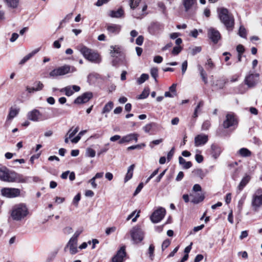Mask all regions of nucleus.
I'll return each mask as SVG.
<instances>
[{"label": "nucleus", "instance_id": "f257e3e1", "mask_svg": "<svg viewBox=\"0 0 262 262\" xmlns=\"http://www.w3.org/2000/svg\"><path fill=\"white\" fill-rule=\"evenodd\" d=\"M28 178L9 170L6 167L0 168V180L7 182L26 183Z\"/></svg>", "mask_w": 262, "mask_h": 262}, {"label": "nucleus", "instance_id": "f03ea898", "mask_svg": "<svg viewBox=\"0 0 262 262\" xmlns=\"http://www.w3.org/2000/svg\"><path fill=\"white\" fill-rule=\"evenodd\" d=\"M217 11L221 21L228 30H232L234 24L233 15L225 8H218Z\"/></svg>", "mask_w": 262, "mask_h": 262}, {"label": "nucleus", "instance_id": "7ed1b4c3", "mask_svg": "<svg viewBox=\"0 0 262 262\" xmlns=\"http://www.w3.org/2000/svg\"><path fill=\"white\" fill-rule=\"evenodd\" d=\"M27 207L24 204H19L14 206L11 210V216L16 221L24 219L28 214Z\"/></svg>", "mask_w": 262, "mask_h": 262}, {"label": "nucleus", "instance_id": "20e7f679", "mask_svg": "<svg viewBox=\"0 0 262 262\" xmlns=\"http://www.w3.org/2000/svg\"><path fill=\"white\" fill-rule=\"evenodd\" d=\"M79 51L84 57L89 61L99 63L101 61L100 55L96 52L84 46L80 47Z\"/></svg>", "mask_w": 262, "mask_h": 262}, {"label": "nucleus", "instance_id": "39448f33", "mask_svg": "<svg viewBox=\"0 0 262 262\" xmlns=\"http://www.w3.org/2000/svg\"><path fill=\"white\" fill-rule=\"evenodd\" d=\"M76 71V69L75 67H71L68 64H64L52 70L49 73V76L53 78L58 76H62L68 73L75 72Z\"/></svg>", "mask_w": 262, "mask_h": 262}, {"label": "nucleus", "instance_id": "423d86ee", "mask_svg": "<svg viewBox=\"0 0 262 262\" xmlns=\"http://www.w3.org/2000/svg\"><path fill=\"white\" fill-rule=\"evenodd\" d=\"M251 205L255 211L262 207V188L257 189L252 195Z\"/></svg>", "mask_w": 262, "mask_h": 262}, {"label": "nucleus", "instance_id": "0eeeda50", "mask_svg": "<svg viewBox=\"0 0 262 262\" xmlns=\"http://www.w3.org/2000/svg\"><path fill=\"white\" fill-rule=\"evenodd\" d=\"M130 234L132 240L135 244H138L143 239L144 232L139 226L133 227L130 231Z\"/></svg>", "mask_w": 262, "mask_h": 262}, {"label": "nucleus", "instance_id": "6e6552de", "mask_svg": "<svg viewBox=\"0 0 262 262\" xmlns=\"http://www.w3.org/2000/svg\"><path fill=\"white\" fill-rule=\"evenodd\" d=\"M20 190L15 188H4L1 189V194L3 196L12 198L20 195Z\"/></svg>", "mask_w": 262, "mask_h": 262}, {"label": "nucleus", "instance_id": "1a4fd4ad", "mask_svg": "<svg viewBox=\"0 0 262 262\" xmlns=\"http://www.w3.org/2000/svg\"><path fill=\"white\" fill-rule=\"evenodd\" d=\"M165 213V209L164 208L159 207L152 213L150 216V220L152 222L157 223L164 218Z\"/></svg>", "mask_w": 262, "mask_h": 262}, {"label": "nucleus", "instance_id": "9d476101", "mask_svg": "<svg viewBox=\"0 0 262 262\" xmlns=\"http://www.w3.org/2000/svg\"><path fill=\"white\" fill-rule=\"evenodd\" d=\"M237 124V121L233 114L229 113L227 114L226 119L224 121L223 125L225 128H228L231 127L235 126Z\"/></svg>", "mask_w": 262, "mask_h": 262}, {"label": "nucleus", "instance_id": "9b49d317", "mask_svg": "<svg viewBox=\"0 0 262 262\" xmlns=\"http://www.w3.org/2000/svg\"><path fill=\"white\" fill-rule=\"evenodd\" d=\"M42 116V114L36 109H34L27 114L28 119L34 122H38L43 120Z\"/></svg>", "mask_w": 262, "mask_h": 262}, {"label": "nucleus", "instance_id": "f8f14e48", "mask_svg": "<svg viewBox=\"0 0 262 262\" xmlns=\"http://www.w3.org/2000/svg\"><path fill=\"white\" fill-rule=\"evenodd\" d=\"M93 97V93L90 92H85L78 96L74 101V103L77 104L85 103Z\"/></svg>", "mask_w": 262, "mask_h": 262}, {"label": "nucleus", "instance_id": "ddd939ff", "mask_svg": "<svg viewBox=\"0 0 262 262\" xmlns=\"http://www.w3.org/2000/svg\"><path fill=\"white\" fill-rule=\"evenodd\" d=\"M80 90V87L76 85H68L60 90L61 92H64L68 97L74 94V92H78Z\"/></svg>", "mask_w": 262, "mask_h": 262}, {"label": "nucleus", "instance_id": "4468645a", "mask_svg": "<svg viewBox=\"0 0 262 262\" xmlns=\"http://www.w3.org/2000/svg\"><path fill=\"white\" fill-rule=\"evenodd\" d=\"M139 135L136 133H132L127 134L125 136H123L121 139L119 141V143L120 144L124 143H128L133 140L136 142L138 141Z\"/></svg>", "mask_w": 262, "mask_h": 262}, {"label": "nucleus", "instance_id": "2eb2a0df", "mask_svg": "<svg viewBox=\"0 0 262 262\" xmlns=\"http://www.w3.org/2000/svg\"><path fill=\"white\" fill-rule=\"evenodd\" d=\"M68 248H69L70 252L71 254H76L78 252L77 241H76L74 238H71L64 248V251H66Z\"/></svg>", "mask_w": 262, "mask_h": 262}, {"label": "nucleus", "instance_id": "dca6fc26", "mask_svg": "<svg viewBox=\"0 0 262 262\" xmlns=\"http://www.w3.org/2000/svg\"><path fill=\"white\" fill-rule=\"evenodd\" d=\"M208 35L209 38L214 43H216L221 38L220 32L216 29L211 28L209 29Z\"/></svg>", "mask_w": 262, "mask_h": 262}, {"label": "nucleus", "instance_id": "f3484780", "mask_svg": "<svg viewBox=\"0 0 262 262\" xmlns=\"http://www.w3.org/2000/svg\"><path fill=\"white\" fill-rule=\"evenodd\" d=\"M258 74H250L245 78V83L249 87L254 86L258 80Z\"/></svg>", "mask_w": 262, "mask_h": 262}, {"label": "nucleus", "instance_id": "a211bd4d", "mask_svg": "<svg viewBox=\"0 0 262 262\" xmlns=\"http://www.w3.org/2000/svg\"><path fill=\"white\" fill-rule=\"evenodd\" d=\"M208 140V136L205 134H200L197 135L194 138L195 146H199L206 144Z\"/></svg>", "mask_w": 262, "mask_h": 262}, {"label": "nucleus", "instance_id": "6ab92c4d", "mask_svg": "<svg viewBox=\"0 0 262 262\" xmlns=\"http://www.w3.org/2000/svg\"><path fill=\"white\" fill-rule=\"evenodd\" d=\"M106 29L109 34L116 35L120 32L121 26L117 24H108L106 26Z\"/></svg>", "mask_w": 262, "mask_h": 262}, {"label": "nucleus", "instance_id": "aec40b11", "mask_svg": "<svg viewBox=\"0 0 262 262\" xmlns=\"http://www.w3.org/2000/svg\"><path fill=\"white\" fill-rule=\"evenodd\" d=\"M125 255V247H122L118 251L117 254L112 258V262H123Z\"/></svg>", "mask_w": 262, "mask_h": 262}, {"label": "nucleus", "instance_id": "412c9836", "mask_svg": "<svg viewBox=\"0 0 262 262\" xmlns=\"http://www.w3.org/2000/svg\"><path fill=\"white\" fill-rule=\"evenodd\" d=\"M6 7L9 9H16L18 7L20 0H2Z\"/></svg>", "mask_w": 262, "mask_h": 262}, {"label": "nucleus", "instance_id": "4be33fe9", "mask_svg": "<svg viewBox=\"0 0 262 262\" xmlns=\"http://www.w3.org/2000/svg\"><path fill=\"white\" fill-rule=\"evenodd\" d=\"M19 112V108L11 107L7 117L6 123H8V122L10 123L11 120L15 117L18 114Z\"/></svg>", "mask_w": 262, "mask_h": 262}, {"label": "nucleus", "instance_id": "5701e85b", "mask_svg": "<svg viewBox=\"0 0 262 262\" xmlns=\"http://www.w3.org/2000/svg\"><path fill=\"white\" fill-rule=\"evenodd\" d=\"M221 152L222 149L218 145L212 144L211 146V155L214 159H216L220 156Z\"/></svg>", "mask_w": 262, "mask_h": 262}, {"label": "nucleus", "instance_id": "b1692460", "mask_svg": "<svg viewBox=\"0 0 262 262\" xmlns=\"http://www.w3.org/2000/svg\"><path fill=\"white\" fill-rule=\"evenodd\" d=\"M196 0H182L185 11L190 10L196 3Z\"/></svg>", "mask_w": 262, "mask_h": 262}, {"label": "nucleus", "instance_id": "393cba45", "mask_svg": "<svg viewBox=\"0 0 262 262\" xmlns=\"http://www.w3.org/2000/svg\"><path fill=\"white\" fill-rule=\"evenodd\" d=\"M251 179V177L249 175H246L241 181L239 185L238 186V189L239 191L243 190L244 187L248 183Z\"/></svg>", "mask_w": 262, "mask_h": 262}, {"label": "nucleus", "instance_id": "a878e982", "mask_svg": "<svg viewBox=\"0 0 262 262\" xmlns=\"http://www.w3.org/2000/svg\"><path fill=\"white\" fill-rule=\"evenodd\" d=\"M121 52V47L118 45L110 47V54L112 57H115Z\"/></svg>", "mask_w": 262, "mask_h": 262}, {"label": "nucleus", "instance_id": "bb28decb", "mask_svg": "<svg viewBox=\"0 0 262 262\" xmlns=\"http://www.w3.org/2000/svg\"><path fill=\"white\" fill-rule=\"evenodd\" d=\"M124 14L123 10L122 8H119L117 10H112L110 12V16L112 17L119 18L123 16Z\"/></svg>", "mask_w": 262, "mask_h": 262}, {"label": "nucleus", "instance_id": "cd10ccee", "mask_svg": "<svg viewBox=\"0 0 262 262\" xmlns=\"http://www.w3.org/2000/svg\"><path fill=\"white\" fill-rule=\"evenodd\" d=\"M135 165L134 164L131 165L128 168L127 173L124 178V182H126L129 181L133 177V171L134 169Z\"/></svg>", "mask_w": 262, "mask_h": 262}, {"label": "nucleus", "instance_id": "c85d7f7f", "mask_svg": "<svg viewBox=\"0 0 262 262\" xmlns=\"http://www.w3.org/2000/svg\"><path fill=\"white\" fill-rule=\"evenodd\" d=\"M198 69L200 72V76L203 80V81L205 83H207V74L204 70L203 68L200 64L198 65Z\"/></svg>", "mask_w": 262, "mask_h": 262}, {"label": "nucleus", "instance_id": "c756f323", "mask_svg": "<svg viewBox=\"0 0 262 262\" xmlns=\"http://www.w3.org/2000/svg\"><path fill=\"white\" fill-rule=\"evenodd\" d=\"M179 162L180 164L183 165L185 169H188L192 166V163L190 161L186 162L185 160L182 157H179Z\"/></svg>", "mask_w": 262, "mask_h": 262}, {"label": "nucleus", "instance_id": "7c9ffc66", "mask_svg": "<svg viewBox=\"0 0 262 262\" xmlns=\"http://www.w3.org/2000/svg\"><path fill=\"white\" fill-rule=\"evenodd\" d=\"M238 154L243 157H248L251 156V152L246 148H242L238 151Z\"/></svg>", "mask_w": 262, "mask_h": 262}, {"label": "nucleus", "instance_id": "2f4dec72", "mask_svg": "<svg viewBox=\"0 0 262 262\" xmlns=\"http://www.w3.org/2000/svg\"><path fill=\"white\" fill-rule=\"evenodd\" d=\"M37 52V51H33L32 52L29 53L20 61L19 64L20 65L25 64L28 60H29L31 58H32Z\"/></svg>", "mask_w": 262, "mask_h": 262}, {"label": "nucleus", "instance_id": "473e14b6", "mask_svg": "<svg viewBox=\"0 0 262 262\" xmlns=\"http://www.w3.org/2000/svg\"><path fill=\"white\" fill-rule=\"evenodd\" d=\"M204 199V195L203 194H198L194 196L191 202L194 204H198L203 201Z\"/></svg>", "mask_w": 262, "mask_h": 262}, {"label": "nucleus", "instance_id": "72a5a7b5", "mask_svg": "<svg viewBox=\"0 0 262 262\" xmlns=\"http://www.w3.org/2000/svg\"><path fill=\"white\" fill-rule=\"evenodd\" d=\"M114 106V103L112 101H109L107 103H106L105 106H104L103 110H102V113H108L112 110Z\"/></svg>", "mask_w": 262, "mask_h": 262}, {"label": "nucleus", "instance_id": "f704fd0d", "mask_svg": "<svg viewBox=\"0 0 262 262\" xmlns=\"http://www.w3.org/2000/svg\"><path fill=\"white\" fill-rule=\"evenodd\" d=\"M194 175L203 179L206 176V173L202 169H197L193 171Z\"/></svg>", "mask_w": 262, "mask_h": 262}, {"label": "nucleus", "instance_id": "c9c22d12", "mask_svg": "<svg viewBox=\"0 0 262 262\" xmlns=\"http://www.w3.org/2000/svg\"><path fill=\"white\" fill-rule=\"evenodd\" d=\"M78 126L76 127L75 128H74V127H72L69 130L67 135L69 136V138H72L74 135H76V134L78 132Z\"/></svg>", "mask_w": 262, "mask_h": 262}, {"label": "nucleus", "instance_id": "e433bc0d", "mask_svg": "<svg viewBox=\"0 0 262 262\" xmlns=\"http://www.w3.org/2000/svg\"><path fill=\"white\" fill-rule=\"evenodd\" d=\"M149 78V76L147 74H142L140 77L137 79V82L140 84L144 83Z\"/></svg>", "mask_w": 262, "mask_h": 262}, {"label": "nucleus", "instance_id": "4c0bfd02", "mask_svg": "<svg viewBox=\"0 0 262 262\" xmlns=\"http://www.w3.org/2000/svg\"><path fill=\"white\" fill-rule=\"evenodd\" d=\"M150 75L154 78L156 82H157V78L158 77V69L157 68H152L150 69Z\"/></svg>", "mask_w": 262, "mask_h": 262}, {"label": "nucleus", "instance_id": "58836bf2", "mask_svg": "<svg viewBox=\"0 0 262 262\" xmlns=\"http://www.w3.org/2000/svg\"><path fill=\"white\" fill-rule=\"evenodd\" d=\"M149 94V89H145L142 93L138 96L139 99H145L148 97Z\"/></svg>", "mask_w": 262, "mask_h": 262}, {"label": "nucleus", "instance_id": "ea45409f", "mask_svg": "<svg viewBox=\"0 0 262 262\" xmlns=\"http://www.w3.org/2000/svg\"><path fill=\"white\" fill-rule=\"evenodd\" d=\"M141 0H130L129 6L131 9H134L137 8Z\"/></svg>", "mask_w": 262, "mask_h": 262}, {"label": "nucleus", "instance_id": "a19ab883", "mask_svg": "<svg viewBox=\"0 0 262 262\" xmlns=\"http://www.w3.org/2000/svg\"><path fill=\"white\" fill-rule=\"evenodd\" d=\"M86 156L89 157L93 158L96 155L95 151L91 148H88L85 152Z\"/></svg>", "mask_w": 262, "mask_h": 262}, {"label": "nucleus", "instance_id": "79ce46f5", "mask_svg": "<svg viewBox=\"0 0 262 262\" xmlns=\"http://www.w3.org/2000/svg\"><path fill=\"white\" fill-rule=\"evenodd\" d=\"M145 146V144L144 143H142L140 144H138L136 145H132L127 147V150H133L136 149H141Z\"/></svg>", "mask_w": 262, "mask_h": 262}, {"label": "nucleus", "instance_id": "37998d69", "mask_svg": "<svg viewBox=\"0 0 262 262\" xmlns=\"http://www.w3.org/2000/svg\"><path fill=\"white\" fill-rule=\"evenodd\" d=\"M163 140L162 139H159L157 140H155L152 141L149 143V146L150 148H154V145H157L160 144L163 142Z\"/></svg>", "mask_w": 262, "mask_h": 262}, {"label": "nucleus", "instance_id": "c03bdc74", "mask_svg": "<svg viewBox=\"0 0 262 262\" xmlns=\"http://www.w3.org/2000/svg\"><path fill=\"white\" fill-rule=\"evenodd\" d=\"M155 124L154 123L147 124L143 127V129L145 133H149Z\"/></svg>", "mask_w": 262, "mask_h": 262}, {"label": "nucleus", "instance_id": "a18cd8bd", "mask_svg": "<svg viewBox=\"0 0 262 262\" xmlns=\"http://www.w3.org/2000/svg\"><path fill=\"white\" fill-rule=\"evenodd\" d=\"M205 66L208 70L212 69L214 67V64L210 58L207 59Z\"/></svg>", "mask_w": 262, "mask_h": 262}, {"label": "nucleus", "instance_id": "49530a36", "mask_svg": "<svg viewBox=\"0 0 262 262\" xmlns=\"http://www.w3.org/2000/svg\"><path fill=\"white\" fill-rule=\"evenodd\" d=\"M239 35L243 38L246 37V31L245 28L243 26H241L238 32Z\"/></svg>", "mask_w": 262, "mask_h": 262}, {"label": "nucleus", "instance_id": "de8ad7c7", "mask_svg": "<svg viewBox=\"0 0 262 262\" xmlns=\"http://www.w3.org/2000/svg\"><path fill=\"white\" fill-rule=\"evenodd\" d=\"M155 250V247L152 245H150L148 249V253L149 254V257L151 260H153L154 259V252Z\"/></svg>", "mask_w": 262, "mask_h": 262}, {"label": "nucleus", "instance_id": "09e8293b", "mask_svg": "<svg viewBox=\"0 0 262 262\" xmlns=\"http://www.w3.org/2000/svg\"><path fill=\"white\" fill-rule=\"evenodd\" d=\"M182 49V48L181 46L174 47L172 50V54L174 55H178L179 53L181 52Z\"/></svg>", "mask_w": 262, "mask_h": 262}, {"label": "nucleus", "instance_id": "8fccbe9b", "mask_svg": "<svg viewBox=\"0 0 262 262\" xmlns=\"http://www.w3.org/2000/svg\"><path fill=\"white\" fill-rule=\"evenodd\" d=\"M81 198L80 194L78 193L75 196V197L73 199V204L75 206H78V202L80 201Z\"/></svg>", "mask_w": 262, "mask_h": 262}, {"label": "nucleus", "instance_id": "3c124183", "mask_svg": "<svg viewBox=\"0 0 262 262\" xmlns=\"http://www.w3.org/2000/svg\"><path fill=\"white\" fill-rule=\"evenodd\" d=\"M116 230V227L115 226L107 228L105 230V234L107 235H110L111 233L114 232Z\"/></svg>", "mask_w": 262, "mask_h": 262}, {"label": "nucleus", "instance_id": "603ef678", "mask_svg": "<svg viewBox=\"0 0 262 262\" xmlns=\"http://www.w3.org/2000/svg\"><path fill=\"white\" fill-rule=\"evenodd\" d=\"M210 125H211V124H210V121H207V120L203 122V123L202 124V128L203 130H207L209 128Z\"/></svg>", "mask_w": 262, "mask_h": 262}, {"label": "nucleus", "instance_id": "864d4df0", "mask_svg": "<svg viewBox=\"0 0 262 262\" xmlns=\"http://www.w3.org/2000/svg\"><path fill=\"white\" fill-rule=\"evenodd\" d=\"M144 37L142 35L139 36L136 40V43L139 46H141L143 44Z\"/></svg>", "mask_w": 262, "mask_h": 262}, {"label": "nucleus", "instance_id": "5fc2aeb1", "mask_svg": "<svg viewBox=\"0 0 262 262\" xmlns=\"http://www.w3.org/2000/svg\"><path fill=\"white\" fill-rule=\"evenodd\" d=\"M176 87L177 84L173 83L171 86H170L169 88V91L173 94L174 95H177V91H176Z\"/></svg>", "mask_w": 262, "mask_h": 262}, {"label": "nucleus", "instance_id": "6e6d98bb", "mask_svg": "<svg viewBox=\"0 0 262 262\" xmlns=\"http://www.w3.org/2000/svg\"><path fill=\"white\" fill-rule=\"evenodd\" d=\"M143 183H140L139 185L138 186V187H137L134 193V195L135 196L137 194H138L141 190V189L143 188Z\"/></svg>", "mask_w": 262, "mask_h": 262}, {"label": "nucleus", "instance_id": "4d7b16f0", "mask_svg": "<svg viewBox=\"0 0 262 262\" xmlns=\"http://www.w3.org/2000/svg\"><path fill=\"white\" fill-rule=\"evenodd\" d=\"M43 86L44 85L42 82L40 81H37L36 82V86L35 88V90L36 91H41L43 89Z\"/></svg>", "mask_w": 262, "mask_h": 262}, {"label": "nucleus", "instance_id": "13d9d810", "mask_svg": "<svg viewBox=\"0 0 262 262\" xmlns=\"http://www.w3.org/2000/svg\"><path fill=\"white\" fill-rule=\"evenodd\" d=\"M170 242L169 239L165 240L162 245V250H164L165 249L167 248L170 245Z\"/></svg>", "mask_w": 262, "mask_h": 262}, {"label": "nucleus", "instance_id": "bf43d9fd", "mask_svg": "<svg viewBox=\"0 0 262 262\" xmlns=\"http://www.w3.org/2000/svg\"><path fill=\"white\" fill-rule=\"evenodd\" d=\"M96 179L93 177L89 181V183H90L93 188L96 189L97 187V184L95 182Z\"/></svg>", "mask_w": 262, "mask_h": 262}, {"label": "nucleus", "instance_id": "052dcab7", "mask_svg": "<svg viewBox=\"0 0 262 262\" xmlns=\"http://www.w3.org/2000/svg\"><path fill=\"white\" fill-rule=\"evenodd\" d=\"M195 159L198 163H201L203 162L204 158L201 155L196 154L195 156Z\"/></svg>", "mask_w": 262, "mask_h": 262}, {"label": "nucleus", "instance_id": "680f3d73", "mask_svg": "<svg viewBox=\"0 0 262 262\" xmlns=\"http://www.w3.org/2000/svg\"><path fill=\"white\" fill-rule=\"evenodd\" d=\"M202 48L201 47H195L192 49V54L193 55L200 53L201 51Z\"/></svg>", "mask_w": 262, "mask_h": 262}, {"label": "nucleus", "instance_id": "e2e57ef3", "mask_svg": "<svg viewBox=\"0 0 262 262\" xmlns=\"http://www.w3.org/2000/svg\"><path fill=\"white\" fill-rule=\"evenodd\" d=\"M174 152V148L172 147L167 154V160L168 161H169L171 160V159L172 158V156H173Z\"/></svg>", "mask_w": 262, "mask_h": 262}, {"label": "nucleus", "instance_id": "0e129e2a", "mask_svg": "<svg viewBox=\"0 0 262 262\" xmlns=\"http://www.w3.org/2000/svg\"><path fill=\"white\" fill-rule=\"evenodd\" d=\"M110 1V0H98L96 3L95 4V5L98 7H100L103 5V4L107 3Z\"/></svg>", "mask_w": 262, "mask_h": 262}, {"label": "nucleus", "instance_id": "69168bd1", "mask_svg": "<svg viewBox=\"0 0 262 262\" xmlns=\"http://www.w3.org/2000/svg\"><path fill=\"white\" fill-rule=\"evenodd\" d=\"M236 50L238 54H243L245 51V49L242 45H238L236 47Z\"/></svg>", "mask_w": 262, "mask_h": 262}, {"label": "nucleus", "instance_id": "338daca9", "mask_svg": "<svg viewBox=\"0 0 262 262\" xmlns=\"http://www.w3.org/2000/svg\"><path fill=\"white\" fill-rule=\"evenodd\" d=\"M187 68V61L186 60L184 61L182 64V74H184Z\"/></svg>", "mask_w": 262, "mask_h": 262}, {"label": "nucleus", "instance_id": "774afa93", "mask_svg": "<svg viewBox=\"0 0 262 262\" xmlns=\"http://www.w3.org/2000/svg\"><path fill=\"white\" fill-rule=\"evenodd\" d=\"M162 60H163V58L161 56H159V55L156 56L154 59V61L155 62H156L158 63H160L162 62Z\"/></svg>", "mask_w": 262, "mask_h": 262}]
</instances>
